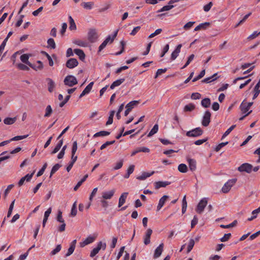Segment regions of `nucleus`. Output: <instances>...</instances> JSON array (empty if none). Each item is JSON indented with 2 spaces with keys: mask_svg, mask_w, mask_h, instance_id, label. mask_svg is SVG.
I'll list each match as a JSON object with an SVG mask.
<instances>
[{
  "mask_svg": "<svg viewBox=\"0 0 260 260\" xmlns=\"http://www.w3.org/2000/svg\"><path fill=\"white\" fill-rule=\"evenodd\" d=\"M195 23V22L194 21H189L188 22H187V23H186L184 26H183V29L184 30H188L191 27H192V26H193V25Z\"/></svg>",
  "mask_w": 260,
  "mask_h": 260,
  "instance_id": "52",
  "label": "nucleus"
},
{
  "mask_svg": "<svg viewBox=\"0 0 260 260\" xmlns=\"http://www.w3.org/2000/svg\"><path fill=\"white\" fill-rule=\"evenodd\" d=\"M205 70H202V71L201 72V73L199 74V75L198 76L196 77L195 78H194L192 79V81L193 82H194L197 81V80H198L200 79H201V78H202L203 77H204V75H205Z\"/></svg>",
  "mask_w": 260,
  "mask_h": 260,
  "instance_id": "50",
  "label": "nucleus"
},
{
  "mask_svg": "<svg viewBox=\"0 0 260 260\" xmlns=\"http://www.w3.org/2000/svg\"><path fill=\"white\" fill-rule=\"evenodd\" d=\"M210 25V23L209 22H204L200 24L194 29V31H199L200 30H205L207 29V28Z\"/></svg>",
  "mask_w": 260,
  "mask_h": 260,
  "instance_id": "24",
  "label": "nucleus"
},
{
  "mask_svg": "<svg viewBox=\"0 0 260 260\" xmlns=\"http://www.w3.org/2000/svg\"><path fill=\"white\" fill-rule=\"evenodd\" d=\"M98 35L95 29L89 30L88 32V40L91 43L95 42L98 39Z\"/></svg>",
  "mask_w": 260,
  "mask_h": 260,
  "instance_id": "8",
  "label": "nucleus"
},
{
  "mask_svg": "<svg viewBox=\"0 0 260 260\" xmlns=\"http://www.w3.org/2000/svg\"><path fill=\"white\" fill-rule=\"evenodd\" d=\"M217 74L215 73L210 77L205 78L204 80L202 81V82L207 83H210L211 82L217 79Z\"/></svg>",
  "mask_w": 260,
  "mask_h": 260,
  "instance_id": "32",
  "label": "nucleus"
},
{
  "mask_svg": "<svg viewBox=\"0 0 260 260\" xmlns=\"http://www.w3.org/2000/svg\"><path fill=\"white\" fill-rule=\"evenodd\" d=\"M61 166L60 165L56 164L52 167L50 172V178H51L53 174H54L56 171H57L59 170Z\"/></svg>",
  "mask_w": 260,
  "mask_h": 260,
  "instance_id": "42",
  "label": "nucleus"
},
{
  "mask_svg": "<svg viewBox=\"0 0 260 260\" xmlns=\"http://www.w3.org/2000/svg\"><path fill=\"white\" fill-rule=\"evenodd\" d=\"M73 43L80 47H87L88 45V43L86 41L79 39L74 40Z\"/></svg>",
  "mask_w": 260,
  "mask_h": 260,
  "instance_id": "25",
  "label": "nucleus"
},
{
  "mask_svg": "<svg viewBox=\"0 0 260 260\" xmlns=\"http://www.w3.org/2000/svg\"><path fill=\"white\" fill-rule=\"evenodd\" d=\"M173 8H174V6L172 5H168L167 6H165L163 7H162L160 10L157 11V13L169 11L172 9Z\"/></svg>",
  "mask_w": 260,
  "mask_h": 260,
  "instance_id": "44",
  "label": "nucleus"
},
{
  "mask_svg": "<svg viewBox=\"0 0 260 260\" xmlns=\"http://www.w3.org/2000/svg\"><path fill=\"white\" fill-rule=\"evenodd\" d=\"M47 44L48 46L52 49H54L56 47V45L54 40L52 38H50L48 40Z\"/></svg>",
  "mask_w": 260,
  "mask_h": 260,
  "instance_id": "48",
  "label": "nucleus"
},
{
  "mask_svg": "<svg viewBox=\"0 0 260 260\" xmlns=\"http://www.w3.org/2000/svg\"><path fill=\"white\" fill-rule=\"evenodd\" d=\"M158 125L157 124H155L153 126V127L151 129V130L150 131V132L149 133L147 136L148 137H150L152 136L153 135H154L158 132Z\"/></svg>",
  "mask_w": 260,
  "mask_h": 260,
  "instance_id": "36",
  "label": "nucleus"
},
{
  "mask_svg": "<svg viewBox=\"0 0 260 260\" xmlns=\"http://www.w3.org/2000/svg\"><path fill=\"white\" fill-rule=\"evenodd\" d=\"M178 171L181 173H186L187 171V167L184 164H181L178 167Z\"/></svg>",
  "mask_w": 260,
  "mask_h": 260,
  "instance_id": "37",
  "label": "nucleus"
},
{
  "mask_svg": "<svg viewBox=\"0 0 260 260\" xmlns=\"http://www.w3.org/2000/svg\"><path fill=\"white\" fill-rule=\"evenodd\" d=\"M96 237L94 236H88L84 241L80 243V247H83L85 246L92 243L95 240Z\"/></svg>",
  "mask_w": 260,
  "mask_h": 260,
  "instance_id": "11",
  "label": "nucleus"
},
{
  "mask_svg": "<svg viewBox=\"0 0 260 260\" xmlns=\"http://www.w3.org/2000/svg\"><path fill=\"white\" fill-rule=\"evenodd\" d=\"M195 109V106L193 104H189L185 106L184 111L185 112H190Z\"/></svg>",
  "mask_w": 260,
  "mask_h": 260,
  "instance_id": "39",
  "label": "nucleus"
},
{
  "mask_svg": "<svg viewBox=\"0 0 260 260\" xmlns=\"http://www.w3.org/2000/svg\"><path fill=\"white\" fill-rule=\"evenodd\" d=\"M47 80L48 81V91L50 92H52L54 90V88L55 87V83L50 78H47Z\"/></svg>",
  "mask_w": 260,
  "mask_h": 260,
  "instance_id": "29",
  "label": "nucleus"
},
{
  "mask_svg": "<svg viewBox=\"0 0 260 260\" xmlns=\"http://www.w3.org/2000/svg\"><path fill=\"white\" fill-rule=\"evenodd\" d=\"M16 118L7 117L4 120V122L8 125L12 124L16 121Z\"/></svg>",
  "mask_w": 260,
  "mask_h": 260,
  "instance_id": "40",
  "label": "nucleus"
},
{
  "mask_svg": "<svg viewBox=\"0 0 260 260\" xmlns=\"http://www.w3.org/2000/svg\"><path fill=\"white\" fill-rule=\"evenodd\" d=\"M56 220L57 221L61 223V222H64V220L62 218V212L60 210H59L58 211Z\"/></svg>",
  "mask_w": 260,
  "mask_h": 260,
  "instance_id": "53",
  "label": "nucleus"
},
{
  "mask_svg": "<svg viewBox=\"0 0 260 260\" xmlns=\"http://www.w3.org/2000/svg\"><path fill=\"white\" fill-rule=\"evenodd\" d=\"M141 152L148 153L150 152V149L146 147H138L132 152L131 156H134L137 153Z\"/></svg>",
  "mask_w": 260,
  "mask_h": 260,
  "instance_id": "18",
  "label": "nucleus"
},
{
  "mask_svg": "<svg viewBox=\"0 0 260 260\" xmlns=\"http://www.w3.org/2000/svg\"><path fill=\"white\" fill-rule=\"evenodd\" d=\"M240 109L243 113H246L250 108L246 106V102L244 100L240 105Z\"/></svg>",
  "mask_w": 260,
  "mask_h": 260,
  "instance_id": "34",
  "label": "nucleus"
},
{
  "mask_svg": "<svg viewBox=\"0 0 260 260\" xmlns=\"http://www.w3.org/2000/svg\"><path fill=\"white\" fill-rule=\"evenodd\" d=\"M123 161L121 159L116 162L115 166L113 168V170H117L120 169L123 166Z\"/></svg>",
  "mask_w": 260,
  "mask_h": 260,
  "instance_id": "49",
  "label": "nucleus"
},
{
  "mask_svg": "<svg viewBox=\"0 0 260 260\" xmlns=\"http://www.w3.org/2000/svg\"><path fill=\"white\" fill-rule=\"evenodd\" d=\"M64 84L69 87H72L78 83L77 80L73 75L67 76L63 81Z\"/></svg>",
  "mask_w": 260,
  "mask_h": 260,
  "instance_id": "2",
  "label": "nucleus"
},
{
  "mask_svg": "<svg viewBox=\"0 0 260 260\" xmlns=\"http://www.w3.org/2000/svg\"><path fill=\"white\" fill-rule=\"evenodd\" d=\"M231 233L225 234H224V235L223 236V237L220 238V241L223 242H226L231 238Z\"/></svg>",
  "mask_w": 260,
  "mask_h": 260,
  "instance_id": "58",
  "label": "nucleus"
},
{
  "mask_svg": "<svg viewBox=\"0 0 260 260\" xmlns=\"http://www.w3.org/2000/svg\"><path fill=\"white\" fill-rule=\"evenodd\" d=\"M61 245L59 244L58 245H57V246L56 247V248L53 249L51 252H50V255H55L57 253H58V252H59L61 250Z\"/></svg>",
  "mask_w": 260,
  "mask_h": 260,
  "instance_id": "55",
  "label": "nucleus"
},
{
  "mask_svg": "<svg viewBox=\"0 0 260 260\" xmlns=\"http://www.w3.org/2000/svg\"><path fill=\"white\" fill-rule=\"evenodd\" d=\"M211 116V113L209 111H206L205 112L202 121V124L203 126H207L209 124L210 122Z\"/></svg>",
  "mask_w": 260,
  "mask_h": 260,
  "instance_id": "9",
  "label": "nucleus"
},
{
  "mask_svg": "<svg viewBox=\"0 0 260 260\" xmlns=\"http://www.w3.org/2000/svg\"><path fill=\"white\" fill-rule=\"evenodd\" d=\"M201 105L205 108H209L211 105V100L209 98H205L201 101Z\"/></svg>",
  "mask_w": 260,
  "mask_h": 260,
  "instance_id": "28",
  "label": "nucleus"
},
{
  "mask_svg": "<svg viewBox=\"0 0 260 260\" xmlns=\"http://www.w3.org/2000/svg\"><path fill=\"white\" fill-rule=\"evenodd\" d=\"M208 203L207 199L204 198L202 199L198 203L196 208V211L199 214H201L204 211V210Z\"/></svg>",
  "mask_w": 260,
  "mask_h": 260,
  "instance_id": "3",
  "label": "nucleus"
},
{
  "mask_svg": "<svg viewBox=\"0 0 260 260\" xmlns=\"http://www.w3.org/2000/svg\"><path fill=\"white\" fill-rule=\"evenodd\" d=\"M152 233V230L150 229L146 231L145 235L144 237V243L145 245H148L150 242V237Z\"/></svg>",
  "mask_w": 260,
  "mask_h": 260,
  "instance_id": "16",
  "label": "nucleus"
},
{
  "mask_svg": "<svg viewBox=\"0 0 260 260\" xmlns=\"http://www.w3.org/2000/svg\"><path fill=\"white\" fill-rule=\"evenodd\" d=\"M228 144V142H222L219 144L215 148V150L216 152L219 151L223 147L225 146L226 145Z\"/></svg>",
  "mask_w": 260,
  "mask_h": 260,
  "instance_id": "57",
  "label": "nucleus"
},
{
  "mask_svg": "<svg viewBox=\"0 0 260 260\" xmlns=\"http://www.w3.org/2000/svg\"><path fill=\"white\" fill-rule=\"evenodd\" d=\"M30 55L27 54H23L21 55L20 56V60L21 61L25 63L26 64L28 65L29 67H30L31 68H34L32 66V64L29 61L28 59L29 58Z\"/></svg>",
  "mask_w": 260,
  "mask_h": 260,
  "instance_id": "12",
  "label": "nucleus"
},
{
  "mask_svg": "<svg viewBox=\"0 0 260 260\" xmlns=\"http://www.w3.org/2000/svg\"><path fill=\"white\" fill-rule=\"evenodd\" d=\"M190 171L193 172L197 169V162L194 159L189 158L187 160Z\"/></svg>",
  "mask_w": 260,
  "mask_h": 260,
  "instance_id": "21",
  "label": "nucleus"
},
{
  "mask_svg": "<svg viewBox=\"0 0 260 260\" xmlns=\"http://www.w3.org/2000/svg\"><path fill=\"white\" fill-rule=\"evenodd\" d=\"M237 181V179H232L228 180L223 185L222 188V191L223 193H228L231 187L235 184Z\"/></svg>",
  "mask_w": 260,
  "mask_h": 260,
  "instance_id": "6",
  "label": "nucleus"
},
{
  "mask_svg": "<svg viewBox=\"0 0 260 260\" xmlns=\"http://www.w3.org/2000/svg\"><path fill=\"white\" fill-rule=\"evenodd\" d=\"M115 192V190L113 189L111 190L104 191L102 193V198L104 200L110 199L114 196Z\"/></svg>",
  "mask_w": 260,
  "mask_h": 260,
  "instance_id": "13",
  "label": "nucleus"
},
{
  "mask_svg": "<svg viewBox=\"0 0 260 260\" xmlns=\"http://www.w3.org/2000/svg\"><path fill=\"white\" fill-rule=\"evenodd\" d=\"M198 222V218L197 215H194L191 222V228L192 229Z\"/></svg>",
  "mask_w": 260,
  "mask_h": 260,
  "instance_id": "61",
  "label": "nucleus"
},
{
  "mask_svg": "<svg viewBox=\"0 0 260 260\" xmlns=\"http://www.w3.org/2000/svg\"><path fill=\"white\" fill-rule=\"evenodd\" d=\"M69 21L70 23L69 29L71 30H76L77 28L76 25L75 23L73 18L71 16H69Z\"/></svg>",
  "mask_w": 260,
  "mask_h": 260,
  "instance_id": "30",
  "label": "nucleus"
},
{
  "mask_svg": "<svg viewBox=\"0 0 260 260\" xmlns=\"http://www.w3.org/2000/svg\"><path fill=\"white\" fill-rule=\"evenodd\" d=\"M251 14V13L250 12L248 14H247V15H246L245 16H244V17H243V18L240 20L235 26V27H237L238 26H239L240 25H241V24H242L248 18L249 16H250Z\"/></svg>",
  "mask_w": 260,
  "mask_h": 260,
  "instance_id": "54",
  "label": "nucleus"
},
{
  "mask_svg": "<svg viewBox=\"0 0 260 260\" xmlns=\"http://www.w3.org/2000/svg\"><path fill=\"white\" fill-rule=\"evenodd\" d=\"M201 97V94L198 92L192 93L191 95V98L192 100L200 99Z\"/></svg>",
  "mask_w": 260,
  "mask_h": 260,
  "instance_id": "64",
  "label": "nucleus"
},
{
  "mask_svg": "<svg viewBox=\"0 0 260 260\" xmlns=\"http://www.w3.org/2000/svg\"><path fill=\"white\" fill-rule=\"evenodd\" d=\"M52 113V109L50 105H48L45 109V114L44 115V117H49L50 116L51 113Z\"/></svg>",
  "mask_w": 260,
  "mask_h": 260,
  "instance_id": "43",
  "label": "nucleus"
},
{
  "mask_svg": "<svg viewBox=\"0 0 260 260\" xmlns=\"http://www.w3.org/2000/svg\"><path fill=\"white\" fill-rule=\"evenodd\" d=\"M78 64V61L75 58H70L66 62V67L69 69H73L77 67Z\"/></svg>",
  "mask_w": 260,
  "mask_h": 260,
  "instance_id": "10",
  "label": "nucleus"
},
{
  "mask_svg": "<svg viewBox=\"0 0 260 260\" xmlns=\"http://www.w3.org/2000/svg\"><path fill=\"white\" fill-rule=\"evenodd\" d=\"M237 170L240 172L250 173L252 171V166L248 163H244L240 166Z\"/></svg>",
  "mask_w": 260,
  "mask_h": 260,
  "instance_id": "7",
  "label": "nucleus"
},
{
  "mask_svg": "<svg viewBox=\"0 0 260 260\" xmlns=\"http://www.w3.org/2000/svg\"><path fill=\"white\" fill-rule=\"evenodd\" d=\"M182 47L181 44H179L176 48H175V50L172 53L171 56V59L172 60H175L179 55V53L180 52L181 48Z\"/></svg>",
  "mask_w": 260,
  "mask_h": 260,
  "instance_id": "15",
  "label": "nucleus"
},
{
  "mask_svg": "<svg viewBox=\"0 0 260 260\" xmlns=\"http://www.w3.org/2000/svg\"><path fill=\"white\" fill-rule=\"evenodd\" d=\"M166 71H167L166 68H165L164 69H158L156 73V75L155 76V78H156L158 76L165 73Z\"/></svg>",
  "mask_w": 260,
  "mask_h": 260,
  "instance_id": "59",
  "label": "nucleus"
},
{
  "mask_svg": "<svg viewBox=\"0 0 260 260\" xmlns=\"http://www.w3.org/2000/svg\"><path fill=\"white\" fill-rule=\"evenodd\" d=\"M74 51V53L79 56L81 60H83L84 59L85 55L83 50L80 49H75Z\"/></svg>",
  "mask_w": 260,
  "mask_h": 260,
  "instance_id": "27",
  "label": "nucleus"
},
{
  "mask_svg": "<svg viewBox=\"0 0 260 260\" xmlns=\"http://www.w3.org/2000/svg\"><path fill=\"white\" fill-rule=\"evenodd\" d=\"M162 31V29L161 28L157 29L153 33L150 34L149 36V38H152L155 37V36L159 35Z\"/></svg>",
  "mask_w": 260,
  "mask_h": 260,
  "instance_id": "62",
  "label": "nucleus"
},
{
  "mask_svg": "<svg viewBox=\"0 0 260 260\" xmlns=\"http://www.w3.org/2000/svg\"><path fill=\"white\" fill-rule=\"evenodd\" d=\"M203 130L200 127H197L191 131H188L186 135L188 137H197L202 135Z\"/></svg>",
  "mask_w": 260,
  "mask_h": 260,
  "instance_id": "5",
  "label": "nucleus"
},
{
  "mask_svg": "<svg viewBox=\"0 0 260 260\" xmlns=\"http://www.w3.org/2000/svg\"><path fill=\"white\" fill-rule=\"evenodd\" d=\"M37 63L38 64V65H36V64H32V66L34 67H35L34 68H32L35 71H38V70H41L43 69V64L42 63V61H40V60H38L37 61Z\"/></svg>",
  "mask_w": 260,
  "mask_h": 260,
  "instance_id": "41",
  "label": "nucleus"
},
{
  "mask_svg": "<svg viewBox=\"0 0 260 260\" xmlns=\"http://www.w3.org/2000/svg\"><path fill=\"white\" fill-rule=\"evenodd\" d=\"M106 248V244L105 243H102V242H99L98 243L97 246L93 248L92 250L91 251L90 254V256L91 257H94L96 254H98L99 251L103 249L105 250Z\"/></svg>",
  "mask_w": 260,
  "mask_h": 260,
  "instance_id": "4",
  "label": "nucleus"
},
{
  "mask_svg": "<svg viewBox=\"0 0 260 260\" xmlns=\"http://www.w3.org/2000/svg\"><path fill=\"white\" fill-rule=\"evenodd\" d=\"M125 81V78L118 79L112 83L110 86V88L113 89L117 86L120 85Z\"/></svg>",
  "mask_w": 260,
  "mask_h": 260,
  "instance_id": "26",
  "label": "nucleus"
},
{
  "mask_svg": "<svg viewBox=\"0 0 260 260\" xmlns=\"http://www.w3.org/2000/svg\"><path fill=\"white\" fill-rule=\"evenodd\" d=\"M236 127V125H232L230 128H229L223 134L221 139H223L225 137H226L228 135L230 134V133Z\"/></svg>",
  "mask_w": 260,
  "mask_h": 260,
  "instance_id": "47",
  "label": "nucleus"
},
{
  "mask_svg": "<svg viewBox=\"0 0 260 260\" xmlns=\"http://www.w3.org/2000/svg\"><path fill=\"white\" fill-rule=\"evenodd\" d=\"M28 135H23V136H15L12 139H10V141H19L22 140L23 139L26 138L28 137Z\"/></svg>",
  "mask_w": 260,
  "mask_h": 260,
  "instance_id": "51",
  "label": "nucleus"
},
{
  "mask_svg": "<svg viewBox=\"0 0 260 260\" xmlns=\"http://www.w3.org/2000/svg\"><path fill=\"white\" fill-rule=\"evenodd\" d=\"M169 198V196L167 195L163 196L159 200L158 205L157 206V210L159 211L164 205L167 200Z\"/></svg>",
  "mask_w": 260,
  "mask_h": 260,
  "instance_id": "19",
  "label": "nucleus"
},
{
  "mask_svg": "<svg viewBox=\"0 0 260 260\" xmlns=\"http://www.w3.org/2000/svg\"><path fill=\"white\" fill-rule=\"evenodd\" d=\"M118 33V30L115 31L114 34L111 36L109 35L104 42L101 44L99 47L98 52H101L103 50L107 45L108 43L111 44L114 41V39L116 37Z\"/></svg>",
  "mask_w": 260,
  "mask_h": 260,
  "instance_id": "1",
  "label": "nucleus"
},
{
  "mask_svg": "<svg viewBox=\"0 0 260 260\" xmlns=\"http://www.w3.org/2000/svg\"><path fill=\"white\" fill-rule=\"evenodd\" d=\"M75 249V247L70 245L69 248L68 250L67 253L66 254V255H65L66 257H68V256L71 255L74 251Z\"/></svg>",
  "mask_w": 260,
  "mask_h": 260,
  "instance_id": "60",
  "label": "nucleus"
},
{
  "mask_svg": "<svg viewBox=\"0 0 260 260\" xmlns=\"http://www.w3.org/2000/svg\"><path fill=\"white\" fill-rule=\"evenodd\" d=\"M115 142V140H113V141H107L106 143H105L104 144H103L101 146V148L100 149L101 150H103L105 148H106L108 146L110 145H112L113 144H114V143Z\"/></svg>",
  "mask_w": 260,
  "mask_h": 260,
  "instance_id": "56",
  "label": "nucleus"
},
{
  "mask_svg": "<svg viewBox=\"0 0 260 260\" xmlns=\"http://www.w3.org/2000/svg\"><path fill=\"white\" fill-rule=\"evenodd\" d=\"M212 6L213 3L211 2L209 3L208 4L205 5L203 7L204 11L208 12L210 10Z\"/></svg>",
  "mask_w": 260,
  "mask_h": 260,
  "instance_id": "63",
  "label": "nucleus"
},
{
  "mask_svg": "<svg viewBox=\"0 0 260 260\" xmlns=\"http://www.w3.org/2000/svg\"><path fill=\"white\" fill-rule=\"evenodd\" d=\"M82 5L84 9L90 10L92 8L94 3L91 2H84L82 4Z\"/></svg>",
  "mask_w": 260,
  "mask_h": 260,
  "instance_id": "38",
  "label": "nucleus"
},
{
  "mask_svg": "<svg viewBox=\"0 0 260 260\" xmlns=\"http://www.w3.org/2000/svg\"><path fill=\"white\" fill-rule=\"evenodd\" d=\"M16 67L18 69L22 71H28L29 70L28 67L21 63L16 64Z\"/></svg>",
  "mask_w": 260,
  "mask_h": 260,
  "instance_id": "45",
  "label": "nucleus"
},
{
  "mask_svg": "<svg viewBox=\"0 0 260 260\" xmlns=\"http://www.w3.org/2000/svg\"><path fill=\"white\" fill-rule=\"evenodd\" d=\"M171 184L169 181H157L154 183V187L156 189H158L160 187H165L167 185Z\"/></svg>",
  "mask_w": 260,
  "mask_h": 260,
  "instance_id": "17",
  "label": "nucleus"
},
{
  "mask_svg": "<svg viewBox=\"0 0 260 260\" xmlns=\"http://www.w3.org/2000/svg\"><path fill=\"white\" fill-rule=\"evenodd\" d=\"M163 248L164 244L161 243L155 249L153 255L154 258H157L161 255L163 251Z\"/></svg>",
  "mask_w": 260,
  "mask_h": 260,
  "instance_id": "14",
  "label": "nucleus"
},
{
  "mask_svg": "<svg viewBox=\"0 0 260 260\" xmlns=\"http://www.w3.org/2000/svg\"><path fill=\"white\" fill-rule=\"evenodd\" d=\"M110 134V132L105 131H100L99 132H98L95 133L93 135V137H104L109 135Z\"/></svg>",
  "mask_w": 260,
  "mask_h": 260,
  "instance_id": "35",
  "label": "nucleus"
},
{
  "mask_svg": "<svg viewBox=\"0 0 260 260\" xmlns=\"http://www.w3.org/2000/svg\"><path fill=\"white\" fill-rule=\"evenodd\" d=\"M194 245V240L193 239H190L189 240L188 246H187V252L189 253L193 248Z\"/></svg>",
  "mask_w": 260,
  "mask_h": 260,
  "instance_id": "46",
  "label": "nucleus"
},
{
  "mask_svg": "<svg viewBox=\"0 0 260 260\" xmlns=\"http://www.w3.org/2000/svg\"><path fill=\"white\" fill-rule=\"evenodd\" d=\"M93 84V82H90L83 90V91L80 95V98H81L84 96L85 94L89 93L92 88Z\"/></svg>",
  "mask_w": 260,
  "mask_h": 260,
  "instance_id": "20",
  "label": "nucleus"
},
{
  "mask_svg": "<svg viewBox=\"0 0 260 260\" xmlns=\"http://www.w3.org/2000/svg\"><path fill=\"white\" fill-rule=\"evenodd\" d=\"M128 195V192H123L122 193L119 199V202H118V207H121L125 202L126 199L127 198Z\"/></svg>",
  "mask_w": 260,
  "mask_h": 260,
  "instance_id": "22",
  "label": "nucleus"
},
{
  "mask_svg": "<svg viewBox=\"0 0 260 260\" xmlns=\"http://www.w3.org/2000/svg\"><path fill=\"white\" fill-rule=\"evenodd\" d=\"M154 173V171H152L151 173L143 172L141 175L137 177V179L139 180H144L148 177L152 176Z\"/></svg>",
  "mask_w": 260,
  "mask_h": 260,
  "instance_id": "23",
  "label": "nucleus"
},
{
  "mask_svg": "<svg viewBox=\"0 0 260 260\" xmlns=\"http://www.w3.org/2000/svg\"><path fill=\"white\" fill-rule=\"evenodd\" d=\"M62 144H63V139H61L59 141V142L56 145L55 147L54 148L53 151L51 152V154H55L56 152H57L60 149L61 147L62 146Z\"/></svg>",
  "mask_w": 260,
  "mask_h": 260,
  "instance_id": "33",
  "label": "nucleus"
},
{
  "mask_svg": "<svg viewBox=\"0 0 260 260\" xmlns=\"http://www.w3.org/2000/svg\"><path fill=\"white\" fill-rule=\"evenodd\" d=\"M139 101H133L128 103L126 105L125 108H127L129 109L131 111L135 107L137 106L139 104Z\"/></svg>",
  "mask_w": 260,
  "mask_h": 260,
  "instance_id": "31",
  "label": "nucleus"
}]
</instances>
